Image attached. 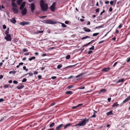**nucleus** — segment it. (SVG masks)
<instances>
[{"label": "nucleus", "mask_w": 130, "mask_h": 130, "mask_svg": "<svg viewBox=\"0 0 130 130\" xmlns=\"http://www.w3.org/2000/svg\"><path fill=\"white\" fill-rule=\"evenodd\" d=\"M40 4L41 9L43 11H45L47 10V4H44V1L43 0L40 1Z\"/></svg>", "instance_id": "1"}, {"label": "nucleus", "mask_w": 130, "mask_h": 130, "mask_svg": "<svg viewBox=\"0 0 130 130\" xmlns=\"http://www.w3.org/2000/svg\"><path fill=\"white\" fill-rule=\"evenodd\" d=\"M43 22L46 24H55L57 23L56 21H53L52 20H46L43 21Z\"/></svg>", "instance_id": "2"}, {"label": "nucleus", "mask_w": 130, "mask_h": 130, "mask_svg": "<svg viewBox=\"0 0 130 130\" xmlns=\"http://www.w3.org/2000/svg\"><path fill=\"white\" fill-rule=\"evenodd\" d=\"M86 124L84 120H83L82 121L79 122L75 126H84Z\"/></svg>", "instance_id": "3"}, {"label": "nucleus", "mask_w": 130, "mask_h": 130, "mask_svg": "<svg viewBox=\"0 0 130 130\" xmlns=\"http://www.w3.org/2000/svg\"><path fill=\"white\" fill-rule=\"evenodd\" d=\"M56 7V3H53L52 5L50 7V9L51 11L54 12L55 11V9Z\"/></svg>", "instance_id": "4"}, {"label": "nucleus", "mask_w": 130, "mask_h": 130, "mask_svg": "<svg viewBox=\"0 0 130 130\" xmlns=\"http://www.w3.org/2000/svg\"><path fill=\"white\" fill-rule=\"evenodd\" d=\"M5 39L7 41H11L12 38L10 34L6 35V37H5Z\"/></svg>", "instance_id": "5"}, {"label": "nucleus", "mask_w": 130, "mask_h": 130, "mask_svg": "<svg viewBox=\"0 0 130 130\" xmlns=\"http://www.w3.org/2000/svg\"><path fill=\"white\" fill-rule=\"evenodd\" d=\"M17 7V6L15 7H13L12 8L13 11L15 14H17L18 13V10Z\"/></svg>", "instance_id": "6"}, {"label": "nucleus", "mask_w": 130, "mask_h": 130, "mask_svg": "<svg viewBox=\"0 0 130 130\" xmlns=\"http://www.w3.org/2000/svg\"><path fill=\"white\" fill-rule=\"evenodd\" d=\"M35 4L34 3H31V10L32 13H33L34 12V10L35 9Z\"/></svg>", "instance_id": "7"}, {"label": "nucleus", "mask_w": 130, "mask_h": 130, "mask_svg": "<svg viewBox=\"0 0 130 130\" xmlns=\"http://www.w3.org/2000/svg\"><path fill=\"white\" fill-rule=\"evenodd\" d=\"M22 15H25L27 12V9L26 8H24L22 11Z\"/></svg>", "instance_id": "8"}, {"label": "nucleus", "mask_w": 130, "mask_h": 130, "mask_svg": "<svg viewBox=\"0 0 130 130\" xmlns=\"http://www.w3.org/2000/svg\"><path fill=\"white\" fill-rule=\"evenodd\" d=\"M117 0H114L113 1H111L110 3L111 5H112L113 6H114L116 4Z\"/></svg>", "instance_id": "9"}, {"label": "nucleus", "mask_w": 130, "mask_h": 130, "mask_svg": "<svg viewBox=\"0 0 130 130\" xmlns=\"http://www.w3.org/2000/svg\"><path fill=\"white\" fill-rule=\"evenodd\" d=\"M25 3L24 2L21 4L20 8V10H21L23 9L25 6Z\"/></svg>", "instance_id": "10"}, {"label": "nucleus", "mask_w": 130, "mask_h": 130, "mask_svg": "<svg viewBox=\"0 0 130 130\" xmlns=\"http://www.w3.org/2000/svg\"><path fill=\"white\" fill-rule=\"evenodd\" d=\"M15 0H12L11 5L13 7H15L17 6V4L15 3Z\"/></svg>", "instance_id": "11"}, {"label": "nucleus", "mask_w": 130, "mask_h": 130, "mask_svg": "<svg viewBox=\"0 0 130 130\" xmlns=\"http://www.w3.org/2000/svg\"><path fill=\"white\" fill-rule=\"evenodd\" d=\"M106 90L105 89H101L99 92V94H101L105 92Z\"/></svg>", "instance_id": "12"}, {"label": "nucleus", "mask_w": 130, "mask_h": 130, "mask_svg": "<svg viewBox=\"0 0 130 130\" xmlns=\"http://www.w3.org/2000/svg\"><path fill=\"white\" fill-rule=\"evenodd\" d=\"M83 30L87 32H89L91 31V30L89 28H87L86 27H84Z\"/></svg>", "instance_id": "13"}, {"label": "nucleus", "mask_w": 130, "mask_h": 130, "mask_svg": "<svg viewBox=\"0 0 130 130\" xmlns=\"http://www.w3.org/2000/svg\"><path fill=\"white\" fill-rule=\"evenodd\" d=\"M130 100V98L129 96H128L127 98L125 99L123 101V103H125L127 101H128Z\"/></svg>", "instance_id": "14"}, {"label": "nucleus", "mask_w": 130, "mask_h": 130, "mask_svg": "<svg viewBox=\"0 0 130 130\" xmlns=\"http://www.w3.org/2000/svg\"><path fill=\"white\" fill-rule=\"evenodd\" d=\"M72 124L71 123H69L66 124L64 126V128L66 129L69 126H71L72 125Z\"/></svg>", "instance_id": "15"}, {"label": "nucleus", "mask_w": 130, "mask_h": 130, "mask_svg": "<svg viewBox=\"0 0 130 130\" xmlns=\"http://www.w3.org/2000/svg\"><path fill=\"white\" fill-rule=\"evenodd\" d=\"M10 21L12 23H15L16 22L15 18H13L10 20Z\"/></svg>", "instance_id": "16"}, {"label": "nucleus", "mask_w": 130, "mask_h": 130, "mask_svg": "<svg viewBox=\"0 0 130 130\" xmlns=\"http://www.w3.org/2000/svg\"><path fill=\"white\" fill-rule=\"evenodd\" d=\"M110 69V68L109 67L105 68L102 69V71H103L106 72L109 70Z\"/></svg>", "instance_id": "17"}, {"label": "nucleus", "mask_w": 130, "mask_h": 130, "mask_svg": "<svg viewBox=\"0 0 130 130\" xmlns=\"http://www.w3.org/2000/svg\"><path fill=\"white\" fill-rule=\"evenodd\" d=\"M63 126V124H60L59 125L57 126V127H56V129L57 130H59Z\"/></svg>", "instance_id": "18"}, {"label": "nucleus", "mask_w": 130, "mask_h": 130, "mask_svg": "<svg viewBox=\"0 0 130 130\" xmlns=\"http://www.w3.org/2000/svg\"><path fill=\"white\" fill-rule=\"evenodd\" d=\"M113 114L112 111H110L106 113V115L107 116H109L111 115H112Z\"/></svg>", "instance_id": "19"}, {"label": "nucleus", "mask_w": 130, "mask_h": 130, "mask_svg": "<svg viewBox=\"0 0 130 130\" xmlns=\"http://www.w3.org/2000/svg\"><path fill=\"white\" fill-rule=\"evenodd\" d=\"M24 87V86L22 85L21 86H19L17 87V88L19 89H20L23 88Z\"/></svg>", "instance_id": "20"}, {"label": "nucleus", "mask_w": 130, "mask_h": 130, "mask_svg": "<svg viewBox=\"0 0 130 130\" xmlns=\"http://www.w3.org/2000/svg\"><path fill=\"white\" fill-rule=\"evenodd\" d=\"M94 112L93 113V115L91 116V118H95L96 117V116L95 114V113L96 112V111L95 110H94Z\"/></svg>", "instance_id": "21"}, {"label": "nucleus", "mask_w": 130, "mask_h": 130, "mask_svg": "<svg viewBox=\"0 0 130 130\" xmlns=\"http://www.w3.org/2000/svg\"><path fill=\"white\" fill-rule=\"evenodd\" d=\"M87 38H90V36H85V37H83L82 38H81V39L82 40H83L84 39H86Z\"/></svg>", "instance_id": "22"}, {"label": "nucleus", "mask_w": 130, "mask_h": 130, "mask_svg": "<svg viewBox=\"0 0 130 130\" xmlns=\"http://www.w3.org/2000/svg\"><path fill=\"white\" fill-rule=\"evenodd\" d=\"M72 92L71 91H67L66 93V94H72Z\"/></svg>", "instance_id": "23"}, {"label": "nucleus", "mask_w": 130, "mask_h": 130, "mask_svg": "<svg viewBox=\"0 0 130 130\" xmlns=\"http://www.w3.org/2000/svg\"><path fill=\"white\" fill-rule=\"evenodd\" d=\"M27 74H29V76H31L33 75V74L32 73L30 72L25 74L24 76H26Z\"/></svg>", "instance_id": "24"}, {"label": "nucleus", "mask_w": 130, "mask_h": 130, "mask_svg": "<svg viewBox=\"0 0 130 130\" xmlns=\"http://www.w3.org/2000/svg\"><path fill=\"white\" fill-rule=\"evenodd\" d=\"M22 0H18L17 1V4L18 5H20L22 2Z\"/></svg>", "instance_id": "25"}, {"label": "nucleus", "mask_w": 130, "mask_h": 130, "mask_svg": "<svg viewBox=\"0 0 130 130\" xmlns=\"http://www.w3.org/2000/svg\"><path fill=\"white\" fill-rule=\"evenodd\" d=\"M118 105L119 104H118L117 103H116L113 104L112 106L113 107H115L118 106Z\"/></svg>", "instance_id": "26"}, {"label": "nucleus", "mask_w": 130, "mask_h": 130, "mask_svg": "<svg viewBox=\"0 0 130 130\" xmlns=\"http://www.w3.org/2000/svg\"><path fill=\"white\" fill-rule=\"evenodd\" d=\"M55 125V123L54 122L50 124L49 127H53Z\"/></svg>", "instance_id": "27"}, {"label": "nucleus", "mask_w": 130, "mask_h": 130, "mask_svg": "<svg viewBox=\"0 0 130 130\" xmlns=\"http://www.w3.org/2000/svg\"><path fill=\"white\" fill-rule=\"evenodd\" d=\"M9 29L8 28L7 29V30H6L5 32V34L6 35H9L10 34H8L9 33Z\"/></svg>", "instance_id": "28"}, {"label": "nucleus", "mask_w": 130, "mask_h": 130, "mask_svg": "<svg viewBox=\"0 0 130 130\" xmlns=\"http://www.w3.org/2000/svg\"><path fill=\"white\" fill-rule=\"evenodd\" d=\"M99 34V33H96L93 34L92 35V36L93 37H95L97 36Z\"/></svg>", "instance_id": "29"}, {"label": "nucleus", "mask_w": 130, "mask_h": 130, "mask_svg": "<svg viewBox=\"0 0 130 130\" xmlns=\"http://www.w3.org/2000/svg\"><path fill=\"white\" fill-rule=\"evenodd\" d=\"M35 58H35V57H31V58H30L29 59V60L30 61H31L32 59H35Z\"/></svg>", "instance_id": "30"}, {"label": "nucleus", "mask_w": 130, "mask_h": 130, "mask_svg": "<svg viewBox=\"0 0 130 130\" xmlns=\"http://www.w3.org/2000/svg\"><path fill=\"white\" fill-rule=\"evenodd\" d=\"M83 75V73H81L78 75H77L76 77V78H77L78 77H80L82 75Z\"/></svg>", "instance_id": "31"}, {"label": "nucleus", "mask_w": 130, "mask_h": 130, "mask_svg": "<svg viewBox=\"0 0 130 130\" xmlns=\"http://www.w3.org/2000/svg\"><path fill=\"white\" fill-rule=\"evenodd\" d=\"M9 86H10L9 84L8 85H5L4 86V88H7L9 87Z\"/></svg>", "instance_id": "32"}, {"label": "nucleus", "mask_w": 130, "mask_h": 130, "mask_svg": "<svg viewBox=\"0 0 130 130\" xmlns=\"http://www.w3.org/2000/svg\"><path fill=\"white\" fill-rule=\"evenodd\" d=\"M76 64H74V65H73L70 66H68L67 67H66V68H71L74 66H76Z\"/></svg>", "instance_id": "33"}, {"label": "nucleus", "mask_w": 130, "mask_h": 130, "mask_svg": "<svg viewBox=\"0 0 130 130\" xmlns=\"http://www.w3.org/2000/svg\"><path fill=\"white\" fill-rule=\"evenodd\" d=\"M94 46H92V47L90 48L89 49L90 50H94Z\"/></svg>", "instance_id": "34"}, {"label": "nucleus", "mask_w": 130, "mask_h": 130, "mask_svg": "<svg viewBox=\"0 0 130 130\" xmlns=\"http://www.w3.org/2000/svg\"><path fill=\"white\" fill-rule=\"evenodd\" d=\"M62 26L64 27H66L67 26L65 24L63 23H61Z\"/></svg>", "instance_id": "35"}, {"label": "nucleus", "mask_w": 130, "mask_h": 130, "mask_svg": "<svg viewBox=\"0 0 130 130\" xmlns=\"http://www.w3.org/2000/svg\"><path fill=\"white\" fill-rule=\"evenodd\" d=\"M70 55H67L66 57V58L67 59H69L70 58Z\"/></svg>", "instance_id": "36"}, {"label": "nucleus", "mask_w": 130, "mask_h": 130, "mask_svg": "<svg viewBox=\"0 0 130 130\" xmlns=\"http://www.w3.org/2000/svg\"><path fill=\"white\" fill-rule=\"evenodd\" d=\"M62 67V65L61 64L58 65L57 67L58 69H60Z\"/></svg>", "instance_id": "37"}, {"label": "nucleus", "mask_w": 130, "mask_h": 130, "mask_svg": "<svg viewBox=\"0 0 130 130\" xmlns=\"http://www.w3.org/2000/svg\"><path fill=\"white\" fill-rule=\"evenodd\" d=\"M23 51L24 52L28 51V50L26 48H24L23 50Z\"/></svg>", "instance_id": "38"}, {"label": "nucleus", "mask_w": 130, "mask_h": 130, "mask_svg": "<svg viewBox=\"0 0 130 130\" xmlns=\"http://www.w3.org/2000/svg\"><path fill=\"white\" fill-rule=\"evenodd\" d=\"M124 79H123V78L121 79H119V82L120 83L123 82L124 81Z\"/></svg>", "instance_id": "39"}, {"label": "nucleus", "mask_w": 130, "mask_h": 130, "mask_svg": "<svg viewBox=\"0 0 130 130\" xmlns=\"http://www.w3.org/2000/svg\"><path fill=\"white\" fill-rule=\"evenodd\" d=\"M20 25H25V22H21L20 23Z\"/></svg>", "instance_id": "40"}, {"label": "nucleus", "mask_w": 130, "mask_h": 130, "mask_svg": "<svg viewBox=\"0 0 130 130\" xmlns=\"http://www.w3.org/2000/svg\"><path fill=\"white\" fill-rule=\"evenodd\" d=\"M83 120H84L85 121V122L86 123V122H87L89 120V119H84Z\"/></svg>", "instance_id": "41"}, {"label": "nucleus", "mask_w": 130, "mask_h": 130, "mask_svg": "<svg viewBox=\"0 0 130 130\" xmlns=\"http://www.w3.org/2000/svg\"><path fill=\"white\" fill-rule=\"evenodd\" d=\"M85 88V87L84 86V87L81 86V87H79L78 89H84Z\"/></svg>", "instance_id": "42"}, {"label": "nucleus", "mask_w": 130, "mask_h": 130, "mask_svg": "<svg viewBox=\"0 0 130 130\" xmlns=\"http://www.w3.org/2000/svg\"><path fill=\"white\" fill-rule=\"evenodd\" d=\"M27 80V79L26 78H24L22 81V82H26Z\"/></svg>", "instance_id": "43"}, {"label": "nucleus", "mask_w": 130, "mask_h": 130, "mask_svg": "<svg viewBox=\"0 0 130 130\" xmlns=\"http://www.w3.org/2000/svg\"><path fill=\"white\" fill-rule=\"evenodd\" d=\"M29 24L30 23L28 22H25V25H29Z\"/></svg>", "instance_id": "44"}, {"label": "nucleus", "mask_w": 130, "mask_h": 130, "mask_svg": "<svg viewBox=\"0 0 130 130\" xmlns=\"http://www.w3.org/2000/svg\"><path fill=\"white\" fill-rule=\"evenodd\" d=\"M43 32V30L42 31H37V33H40Z\"/></svg>", "instance_id": "45"}, {"label": "nucleus", "mask_w": 130, "mask_h": 130, "mask_svg": "<svg viewBox=\"0 0 130 130\" xmlns=\"http://www.w3.org/2000/svg\"><path fill=\"white\" fill-rule=\"evenodd\" d=\"M23 69L24 70H26V71H27L28 70L27 69H26V67L25 66H24L23 67Z\"/></svg>", "instance_id": "46"}, {"label": "nucleus", "mask_w": 130, "mask_h": 130, "mask_svg": "<svg viewBox=\"0 0 130 130\" xmlns=\"http://www.w3.org/2000/svg\"><path fill=\"white\" fill-rule=\"evenodd\" d=\"M103 25H101V26H99L96 27L95 28H101L103 27Z\"/></svg>", "instance_id": "47"}, {"label": "nucleus", "mask_w": 130, "mask_h": 130, "mask_svg": "<svg viewBox=\"0 0 130 130\" xmlns=\"http://www.w3.org/2000/svg\"><path fill=\"white\" fill-rule=\"evenodd\" d=\"M73 86L72 85H70L67 88L68 89H70L72 88H73Z\"/></svg>", "instance_id": "48"}, {"label": "nucleus", "mask_w": 130, "mask_h": 130, "mask_svg": "<svg viewBox=\"0 0 130 130\" xmlns=\"http://www.w3.org/2000/svg\"><path fill=\"white\" fill-rule=\"evenodd\" d=\"M14 41L15 42H16L18 41V39L16 38H14L13 39Z\"/></svg>", "instance_id": "49"}, {"label": "nucleus", "mask_w": 130, "mask_h": 130, "mask_svg": "<svg viewBox=\"0 0 130 130\" xmlns=\"http://www.w3.org/2000/svg\"><path fill=\"white\" fill-rule=\"evenodd\" d=\"M130 60V57L128 58L126 60V61L128 62Z\"/></svg>", "instance_id": "50"}, {"label": "nucleus", "mask_w": 130, "mask_h": 130, "mask_svg": "<svg viewBox=\"0 0 130 130\" xmlns=\"http://www.w3.org/2000/svg\"><path fill=\"white\" fill-rule=\"evenodd\" d=\"M47 17V16L45 15V16H43L41 17H39L40 18H45L46 17Z\"/></svg>", "instance_id": "51"}, {"label": "nucleus", "mask_w": 130, "mask_h": 130, "mask_svg": "<svg viewBox=\"0 0 130 130\" xmlns=\"http://www.w3.org/2000/svg\"><path fill=\"white\" fill-rule=\"evenodd\" d=\"M13 83L14 84H17L18 83V82L16 80H14L13 81Z\"/></svg>", "instance_id": "52"}, {"label": "nucleus", "mask_w": 130, "mask_h": 130, "mask_svg": "<svg viewBox=\"0 0 130 130\" xmlns=\"http://www.w3.org/2000/svg\"><path fill=\"white\" fill-rule=\"evenodd\" d=\"M4 101V100L2 98L0 99V102H1Z\"/></svg>", "instance_id": "53"}, {"label": "nucleus", "mask_w": 130, "mask_h": 130, "mask_svg": "<svg viewBox=\"0 0 130 130\" xmlns=\"http://www.w3.org/2000/svg\"><path fill=\"white\" fill-rule=\"evenodd\" d=\"M112 10V9L111 7H110L109 10V11L110 12H111Z\"/></svg>", "instance_id": "54"}, {"label": "nucleus", "mask_w": 130, "mask_h": 130, "mask_svg": "<svg viewBox=\"0 0 130 130\" xmlns=\"http://www.w3.org/2000/svg\"><path fill=\"white\" fill-rule=\"evenodd\" d=\"M56 78V77L55 76H52L51 77V78L52 79H55Z\"/></svg>", "instance_id": "55"}, {"label": "nucleus", "mask_w": 130, "mask_h": 130, "mask_svg": "<svg viewBox=\"0 0 130 130\" xmlns=\"http://www.w3.org/2000/svg\"><path fill=\"white\" fill-rule=\"evenodd\" d=\"M99 8H97L95 10L96 12L97 13L99 12Z\"/></svg>", "instance_id": "56"}, {"label": "nucleus", "mask_w": 130, "mask_h": 130, "mask_svg": "<svg viewBox=\"0 0 130 130\" xmlns=\"http://www.w3.org/2000/svg\"><path fill=\"white\" fill-rule=\"evenodd\" d=\"M105 12V10H103V11H102V12L101 13H100V15H102V14H103V13H104V12Z\"/></svg>", "instance_id": "57"}, {"label": "nucleus", "mask_w": 130, "mask_h": 130, "mask_svg": "<svg viewBox=\"0 0 130 130\" xmlns=\"http://www.w3.org/2000/svg\"><path fill=\"white\" fill-rule=\"evenodd\" d=\"M77 106H73L72 107V108L73 109H75V108H77Z\"/></svg>", "instance_id": "58"}, {"label": "nucleus", "mask_w": 130, "mask_h": 130, "mask_svg": "<svg viewBox=\"0 0 130 130\" xmlns=\"http://www.w3.org/2000/svg\"><path fill=\"white\" fill-rule=\"evenodd\" d=\"M92 51H89L88 53V54H90L91 53H92Z\"/></svg>", "instance_id": "59"}, {"label": "nucleus", "mask_w": 130, "mask_h": 130, "mask_svg": "<svg viewBox=\"0 0 130 130\" xmlns=\"http://www.w3.org/2000/svg\"><path fill=\"white\" fill-rule=\"evenodd\" d=\"M3 28L4 29H5L6 28V27L5 25H3Z\"/></svg>", "instance_id": "60"}, {"label": "nucleus", "mask_w": 130, "mask_h": 130, "mask_svg": "<svg viewBox=\"0 0 130 130\" xmlns=\"http://www.w3.org/2000/svg\"><path fill=\"white\" fill-rule=\"evenodd\" d=\"M38 72L37 71H35L34 73V75H37L38 74Z\"/></svg>", "instance_id": "61"}, {"label": "nucleus", "mask_w": 130, "mask_h": 130, "mask_svg": "<svg viewBox=\"0 0 130 130\" xmlns=\"http://www.w3.org/2000/svg\"><path fill=\"white\" fill-rule=\"evenodd\" d=\"M87 24L88 25H89L90 24V22L89 21H88V22H87Z\"/></svg>", "instance_id": "62"}, {"label": "nucleus", "mask_w": 130, "mask_h": 130, "mask_svg": "<svg viewBox=\"0 0 130 130\" xmlns=\"http://www.w3.org/2000/svg\"><path fill=\"white\" fill-rule=\"evenodd\" d=\"M104 40H103V41H100V42H99L98 43V44H101L102 43V42H104Z\"/></svg>", "instance_id": "63"}, {"label": "nucleus", "mask_w": 130, "mask_h": 130, "mask_svg": "<svg viewBox=\"0 0 130 130\" xmlns=\"http://www.w3.org/2000/svg\"><path fill=\"white\" fill-rule=\"evenodd\" d=\"M117 62H116L113 64V67H114L117 64Z\"/></svg>", "instance_id": "64"}]
</instances>
